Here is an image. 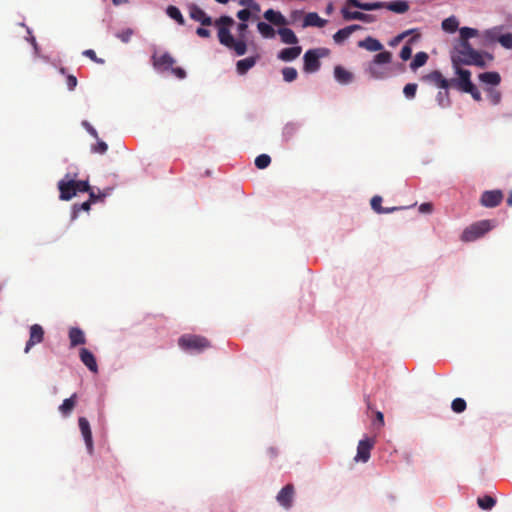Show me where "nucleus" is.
Wrapping results in <instances>:
<instances>
[{"label": "nucleus", "instance_id": "a878e982", "mask_svg": "<svg viewBox=\"0 0 512 512\" xmlns=\"http://www.w3.org/2000/svg\"><path fill=\"white\" fill-rule=\"evenodd\" d=\"M384 8L397 14H403L409 10V3L405 0H395L384 3Z\"/></svg>", "mask_w": 512, "mask_h": 512}, {"label": "nucleus", "instance_id": "69168bd1", "mask_svg": "<svg viewBox=\"0 0 512 512\" xmlns=\"http://www.w3.org/2000/svg\"><path fill=\"white\" fill-rule=\"evenodd\" d=\"M196 33L198 36L203 37V38H208V37H210V34H211L210 30L203 28V27L197 28Z\"/></svg>", "mask_w": 512, "mask_h": 512}, {"label": "nucleus", "instance_id": "3c124183", "mask_svg": "<svg viewBox=\"0 0 512 512\" xmlns=\"http://www.w3.org/2000/svg\"><path fill=\"white\" fill-rule=\"evenodd\" d=\"M239 4L246 7V9H251L256 12L260 11V5L255 0H240Z\"/></svg>", "mask_w": 512, "mask_h": 512}, {"label": "nucleus", "instance_id": "9b49d317", "mask_svg": "<svg viewBox=\"0 0 512 512\" xmlns=\"http://www.w3.org/2000/svg\"><path fill=\"white\" fill-rule=\"evenodd\" d=\"M175 59L169 53H163L157 55L156 53L152 56V64L156 70L166 71L172 68L175 64Z\"/></svg>", "mask_w": 512, "mask_h": 512}, {"label": "nucleus", "instance_id": "c9c22d12", "mask_svg": "<svg viewBox=\"0 0 512 512\" xmlns=\"http://www.w3.org/2000/svg\"><path fill=\"white\" fill-rule=\"evenodd\" d=\"M166 13L170 18L175 20L179 25L185 24L184 17L182 15L181 11L176 6H173V5L168 6Z\"/></svg>", "mask_w": 512, "mask_h": 512}, {"label": "nucleus", "instance_id": "774afa93", "mask_svg": "<svg viewBox=\"0 0 512 512\" xmlns=\"http://www.w3.org/2000/svg\"><path fill=\"white\" fill-rule=\"evenodd\" d=\"M376 419H377V421L379 422V424H380L381 426H383V425H384V415H383V413H382V412H380V411H377V412H376Z\"/></svg>", "mask_w": 512, "mask_h": 512}, {"label": "nucleus", "instance_id": "f257e3e1", "mask_svg": "<svg viewBox=\"0 0 512 512\" xmlns=\"http://www.w3.org/2000/svg\"><path fill=\"white\" fill-rule=\"evenodd\" d=\"M234 24V20L230 16H221L214 21V26L218 29V40L220 44L226 48L233 50L236 55L242 56L247 52V44L244 34L248 29V25L241 22L237 26L239 37L235 39L230 32V27Z\"/></svg>", "mask_w": 512, "mask_h": 512}, {"label": "nucleus", "instance_id": "20e7f679", "mask_svg": "<svg viewBox=\"0 0 512 512\" xmlns=\"http://www.w3.org/2000/svg\"><path fill=\"white\" fill-rule=\"evenodd\" d=\"M178 345L181 349L190 353H200L211 347L207 338L192 334L182 335L178 340Z\"/></svg>", "mask_w": 512, "mask_h": 512}, {"label": "nucleus", "instance_id": "6ab92c4d", "mask_svg": "<svg viewBox=\"0 0 512 512\" xmlns=\"http://www.w3.org/2000/svg\"><path fill=\"white\" fill-rule=\"evenodd\" d=\"M362 29V26L358 25V24H353V25H350V26H347L345 28H342L340 30H338L334 35H333V40L335 41V43L337 44H342L347 38L350 37V35L355 32V31H358V30H361Z\"/></svg>", "mask_w": 512, "mask_h": 512}, {"label": "nucleus", "instance_id": "0eeeda50", "mask_svg": "<svg viewBox=\"0 0 512 512\" xmlns=\"http://www.w3.org/2000/svg\"><path fill=\"white\" fill-rule=\"evenodd\" d=\"M375 446V439L371 437H366L359 441L357 446V453L354 457L355 462L366 463L370 459L371 450Z\"/></svg>", "mask_w": 512, "mask_h": 512}, {"label": "nucleus", "instance_id": "9d476101", "mask_svg": "<svg viewBox=\"0 0 512 512\" xmlns=\"http://www.w3.org/2000/svg\"><path fill=\"white\" fill-rule=\"evenodd\" d=\"M295 489L292 484L284 486L277 494V502L285 509H290L293 504Z\"/></svg>", "mask_w": 512, "mask_h": 512}, {"label": "nucleus", "instance_id": "b1692460", "mask_svg": "<svg viewBox=\"0 0 512 512\" xmlns=\"http://www.w3.org/2000/svg\"><path fill=\"white\" fill-rule=\"evenodd\" d=\"M77 404V394H72L69 398L65 399L63 403L59 406V412L64 417H68L71 415Z\"/></svg>", "mask_w": 512, "mask_h": 512}, {"label": "nucleus", "instance_id": "473e14b6", "mask_svg": "<svg viewBox=\"0 0 512 512\" xmlns=\"http://www.w3.org/2000/svg\"><path fill=\"white\" fill-rule=\"evenodd\" d=\"M442 29L448 33H454L459 26V22L456 17L451 16L442 21Z\"/></svg>", "mask_w": 512, "mask_h": 512}, {"label": "nucleus", "instance_id": "f704fd0d", "mask_svg": "<svg viewBox=\"0 0 512 512\" xmlns=\"http://www.w3.org/2000/svg\"><path fill=\"white\" fill-rule=\"evenodd\" d=\"M428 60V54L426 52H418L412 62L410 63V68L412 70H416L426 64Z\"/></svg>", "mask_w": 512, "mask_h": 512}, {"label": "nucleus", "instance_id": "cd10ccee", "mask_svg": "<svg viewBox=\"0 0 512 512\" xmlns=\"http://www.w3.org/2000/svg\"><path fill=\"white\" fill-rule=\"evenodd\" d=\"M326 22L327 21L325 19H322L317 13L310 12L305 15L304 21H303V26L304 27H308V26L324 27Z\"/></svg>", "mask_w": 512, "mask_h": 512}, {"label": "nucleus", "instance_id": "5701e85b", "mask_svg": "<svg viewBox=\"0 0 512 512\" xmlns=\"http://www.w3.org/2000/svg\"><path fill=\"white\" fill-rule=\"evenodd\" d=\"M70 346L76 347L86 343L84 332L78 327H72L69 330Z\"/></svg>", "mask_w": 512, "mask_h": 512}, {"label": "nucleus", "instance_id": "c85d7f7f", "mask_svg": "<svg viewBox=\"0 0 512 512\" xmlns=\"http://www.w3.org/2000/svg\"><path fill=\"white\" fill-rule=\"evenodd\" d=\"M257 62V57H247L245 59H241L236 63V70L238 74L244 75L246 74L252 67L255 66Z\"/></svg>", "mask_w": 512, "mask_h": 512}, {"label": "nucleus", "instance_id": "4d7b16f0", "mask_svg": "<svg viewBox=\"0 0 512 512\" xmlns=\"http://www.w3.org/2000/svg\"><path fill=\"white\" fill-rule=\"evenodd\" d=\"M108 149V145L104 141H98L96 145L92 146V152L104 154Z\"/></svg>", "mask_w": 512, "mask_h": 512}, {"label": "nucleus", "instance_id": "e433bc0d", "mask_svg": "<svg viewBox=\"0 0 512 512\" xmlns=\"http://www.w3.org/2000/svg\"><path fill=\"white\" fill-rule=\"evenodd\" d=\"M436 101L441 108H448L451 105V99L448 89L439 91L436 96Z\"/></svg>", "mask_w": 512, "mask_h": 512}, {"label": "nucleus", "instance_id": "8fccbe9b", "mask_svg": "<svg viewBox=\"0 0 512 512\" xmlns=\"http://www.w3.org/2000/svg\"><path fill=\"white\" fill-rule=\"evenodd\" d=\"M417 91V84L409 83L404 86L403 93L407 98H414Z\"/></svg>", "mask_w": 512, "mask_h": 512}, {"label": "nucleus", "instance_id": "de8ad7c7", "mask_svg": "<svg viewBox=\"0 0 512 512\" xmlns=\"http://www.w3.org/2000/svg\"><path fill=\"white\" fill-rule=\"evenodd\" d=\"M90 207H91V201H85L83 202L82 204L78 205V204H74L73 206V213H72V218H76L78 213L81 211V210H84V211H89L90 210Z\"/></svg>", "mask_w": 512, "mask_h": 512}, {"label": "nucleus", "instance_id": "c03bdc74", "mask_svg": "<svg viewBox=\"0 0 512 512\" xmlns=\"http://www.w3.org/2000/svg\"><path fill=\"white\" fill-rule=\"evenodd\" d=\"M466 406V401L463 398H455L451 403V408L455 413L464 412Z\"/></svg>", "mask_w": 512, "mask_h": 512}, {"label": "nucleus", "instance_id": "bb28decb", "mask_svg": "<svg viewBox=\"0 0 512 512\" xmlns=\"http://www.w3.org/2000/svg\"><path fill=\"white\" fill-rule=\"evenodd\" d=\"M302 48L300 46H294L290 48H284L282 49L279 54L278 58L282 61H292L296 59L301 54Z\"/></svg>", "mask_w": 512, "mask_h": 512}, {"label": "nucleus", "instance_id": "49530a36", "mask_svg": "<svg viewBox=\"0 0 512 512\" xmlns=\"http://www.w3.org/2000/svg\"><path fill=\"white\" fill-rule=\"evenodd\" d=\"M381 203H382V197L379 195H375L374 197H372L371 202H370L372 209L378 214H382V211H383V207H382Z\"/></svg>", "mask_w": 512, "mask_h": 512}, {"label": "nucleus", "instance_id": "6e6552de", "mask_svg": "<svg viewBox=\"0 0 512 512\" xmlns=\"http://www.w3.org/2000/svg\"><path fill=\"white\" fill-rule=\"evenodd\" d=\"M503 198L501 190H488L482 193L480 204L487 208H494L503 201Z\"/></svg>", "mask_w": 512, "mask_h": 512}, {"label": "nucleus", "instance_id": "338daca9", "mask_svg": "<svg viewBox=\"0 0 512 512\" xmlns=\"http://www.w3.org/2000/svg\"><path fill=\"white\" fill-rule=\"evenodd\" d=\"M85 127L87 128V131L95 138H98L97 131L89 125L87 122H84Z\"/></svg>", "mask_w": 512, "mask_h": 512}, {"label": "nucleus", "instance_id": "a18cd8bd", "mask_svg": "<svg viewBox=\"0 0 512 512\" xmlns=\"http://www.w3.org/2000/svg\"><path fill=\"white\" fill-rule=\"evenodd\" d=\"M415 40V38H412L408 41V43L406 45H404L400 51V58L403 60V61H407L411 58L412 56V48L410 46V44Z\"/></svg>", "mask_w": 512, "mask_h": 512}, {"label": "nucleus", "instance_id": "7ed1b4c3", "mask_svg": "<svg viewBox=\"0 0 512 512\" xmlns=\"http://www.w3.org/2000/svg\"><path fill=\"white\" fill-rule=\"evenodd\" d=\"M392 61L390 51H382L376 54L367 64L365 72L371 79L384 80L394 75L393 68L389 65Z\"/></svg>", "mask_w": 512, "mask_h": 512}, {"label": "nucleus", "instance_id": "e2e57ef3", "mask_svg": "<svg viewBox=\"0 0 512 512\" xmlns=\"http://www.w3.org/2000/svg\"><path fill=\"white\" fill-rule=\"evenodd\" d=\"M172 73L179 79H184L186 77V72L183 68L177 67V68H170Z\"/></svg>", "mask_w": 512, "mask_h": 512}, {"label": "nucleus", "instance_id": "6e6d98bb", "mask_svg": "<svg viewBox=\"0 0 512 512\" xmlns=\"http://www.w3.org/2000/svg\"><path fill=\"white\" fill-rule=\"evenodd\" d=\"M82 54L84 56L88 57L89 59H91L93 62H96L98 64H103L104 63V60L101 59V58H98L96 53H95V51L92 50V49L84 50Z\"/></svg>", "mask_w": 512, "mask_h": 512}, {"label": "nucleus", "instance_id": "37998d69", "mask_svg": "<svg viewBox=\"0 0 512 512\" xmlns=\"http://www.w3.org/2000/svg\"><path fill=\"white\" fill-rule=\"evenodd\" d=\"M282 75H283V79L286 82H292L297 78L298 73H297V70L293 67H285L282 70Z\"/></svg>", "mask_w": 512, "mask_h": 512}, {"label": "nucleus", "instance_id": "bf43d9fd", "mask_svg": "<svg viewBox=\"0 0 512 512\" xmlns=\"http://www.w3.org/2000/svg\"><path fill=\"white\" fill-rule=\"evenodd\" d=\"M88 193H89V201H91V203H94V202H96L98 200H103L106 197L105 193L96 194L91 189H90V191H88Z\"/></svg>", "mask_w": 512, "mask_h": 512}, {"label": "nucleus", "instance_id": "5fc2aeb1", "mask_svg": "<svg viewBox=\"0 0 512 512\" xmlns=\"http://www.w3.org/2000/svg\"><path fill=\"white\" fill-rule=\"evenodd\" d=\"M415 29H410L407 31L402 32L401 34L397 35L394 39L390 41L391 46H396L398 43H400L405 37L413 33Z\"/></svg>", "mask_w": 512, "mask_h": 512}, {"label": "nucleus", "instance_id": "a211bd4d", "mask_svg": "<svg viewBox=\"0 0 512 512\" xmlns=\"http://www.w3.org/2000/svg\"><path fill=\"white\" fill-rule=\"evenodd\" d=\"M425 80L433 83L437 87L441 89H449L450 88V79H446L443 77L442 73L438 70L432 71L424 77Z\"/></svg>", "mask_w": 512, "mask_h": 512}, {"label": "nucleus", "instance_id": "72a5a7b5", "mask_svg": "<svg viewBox=\"0 0 512 512\" xmlns=\"http://www.w3.org/2000/svg\"><path fill=\"white\" fill-rule=\"evenodd\" d=\"M477 504L482 510H491L496 504V499L490 495H484L477 499Z\"/></svg>", "mask_w": 512, "mask_h": 512}, {"label": "nucleus", "instance_id": "864d4df0", "mask_svg": "<svg viewBox=\"0 0 512 512\" xmlns=\"http://www.w3.org/2000/svg\"><path fill=\"white\" fill-rule=\"evenodd\" d=\"M74 184H75V188H76V192H88L90 191V185L88 183V181H77V180H74Z\"/></svg>", "mask_w": 512, "mask_h": 512}, {"label": "nucleus", "instance_id": "ea45409f", "mask_svg": "<svg viewBox=\"0 0 512 512\" xmlns=\"http://www.w3.org/2000/svg\"><path fill=\"white\" fill-rule=\"evenodd\" d=\"M486 92L487 98L492 105H497L500 103L502 95L498 89L491 87L487 88Z\"/></svg>", "mask_w": 512, "mask_h": 512}, {"label": "nucleus", "instance_id": "79ce46f5", "mask_svg": "<svg viewBox=\"0 0 512 512\" xmlns=\"http://www.w3.org/2000/svg\"><path fill=\"white\" fill-rule=\"evenodd\" d=\"M271 163V158L267 154H261L256 157L255 159V166L258 169H265L267 168Z\"/></svg>", "mask_w": 512, "mask_h": 512}, {"label": "nucleus", "instance_id": "7c9ffc66", "mask_svg": "<svg viewBox=\"0 0 512 512\" xmlns=\"http://www.w3.org/2000/svg\"><path fill=\"white\" fill-rule=\"evenodd\" d=\"M278 34L281 37V41L285 44H297L298 38L290 28H280Z\"/></svg>", "mask_w": 512, "mask_h": 512}, {"label": "nucleus", "instance_id": "39448f33", "mask_svg": "<svg viewBox=\"0 0 512 512\" xmlns=\"http://www.w3.org/2000/svg\"><path fill=\"white\" fill-rule=\"evenodd\" d=\"M493 227L490 220H481L468 226L461 235V240L464 242H472L482 237Z\"/></svg>", "mask_w": 512, "mask_h": 512}, {"label": "nucleus", "instance_id": "412c9836", "mask_svg": "<svg viewBox=\"0 0 512 512\" xmlns=\"http://www.w3.org/2000/svg\"><path fill=\"white\" fill-rule=\"evenodd\" d=\"M334 77L340 84H349L353 81L354 75L344 67L337 65L334 68Z\"/></svg>", "mask_w": 512, "mask_h": 512}, {"label": "nucleus", "instance_id": "ddd939ff", "mask_svg": "<svg viewBox=\"0 0 512 512\" xmlns=\"http://www.w3.org/2000/svg\"><path fill=\"white\" fill-rule=\"evenodd\" d=\"M58 189L60 192L59 198L64 201L72 199L77 194L73 179L60 180L58 182Z\"/></svg>", "mask_w": 512, "mask_h": 512}, {"label": "nucleus", "instance_id": "393cba45", "mask_svg": "<svg viewBox=\"0 0 512 512\" xmlns=\"http://www.w3.org/2000/svg\"><path fill=\"white\" fill-rule=\"evenodd\" d=\"M263 16L267 21L274 25L282 26L287 24L286 18L279 11L268 9L264 12Z\"/></svg>", "mask_w": 512, "mask_h": 512}, {"label": "nucleus", "instance_id": "2f4dec72", "mask_svg": "<svg viewBox=\"0 0 512 512\" xmlns=\"http://www.w3.org/2000/svg\"><path fill=\"white\" fill-rule=\"evenodd\" d=\"M460 39L458 43H469V39L478 35V30L470 27H462L459 30Z\"/></svg>", "mask_w": 512, "mask_h": 512}, {"label": "nucleus", "instance_id": "dca6fc26", "mask_svg": "<svg viewBox=\"0 0 512 512\" xmlns=\"http://www.w3.org/2000/svg\"><path fill=\"white\" fill-rule=\"evenodd\" d=\"M189 16L197 21L200 22L203 26H210L214 24L212 21V18L208 16L203 9H201L196 4H192L189 8Z\"/></svg>", "mask_w": 512, "mask_h": 512}, {"label": "nucleus", "instance_id": "603ef678", "mask_svg": "<svg viewBox=\"0 0 512 512\" xmlns=\"http://www.w3.org/2000/svg\"><path fill=\"white\" fill-rule=\"evenodd\" d=\"M133 35V30L127 28L117 33V37L123 42L128 43Z\"/></svg>", "mask_w": 512, "mask_h": 512}, {"label": "nucleus", "instance_id": "1a4fd4ad", "mask_svg": "<svg viewBox=\"0 0 512 512\" xmlns=\"http://www.w3.org/2000/svg\"><path fill=\"white\" fill-rule=\"evenodd\" d=\"M320 56L322 55L319 54V50H308L303 57L304 70L309 73L316 72L320 68Z\"/></svg>", "mask_w": 512, "mask_h": 512}, {"label": "nucleus", "instance_id": "a19ab883", "mask_svg": "<svg viewBox=\"0 0 512 512\" xmlns=\"http://www.w3.org/2000/svg\"><path fill=\"white\" fill-rule=\"evenodd\" d=\"M501 27H494L492 29H488L485 31V38L489 41H497L499 42V37L502 36L501 34Z\"/></svg>", "mask_w": 512, "mask_h": 512}, {"label": "nucleus", "instance_id": "4468645a", "mask_svg": "<svg viewBox=\"0 0 512 512\" xmlns=\"http://www.w3.org/2000/svg\"><path fill=\"white\" fill-rule=\"evenodd\" d=\"M78 424L83 439L85 441L87 450L91 454L93 452V438L89 421L85 417H80L78 419Z\"/></svg>", "mask_w": 512, "mask_h": 512}, {"label": "nucleus", "instance_id": "052dcab7", "mask_svg": "<svg viewBox=\"0 0 512 512\" xmlns=\"http://www.w3.org/2000/svg\"><path fill=\"white\" fill-rule=\"evenodd\" d=\"M250 16L251 12L249 9H242L237 13V17L244 23L250 18Z\"/></svg>", "mask_w": 512, "mask_h": 512}, {"label": "nucleus", "instance_id": "f03ea898", "mask_svg": "<svg viewBox=\"0 0 512 512\" xmlns=\"http://www.w3.org/2000/svg\"><path fill=\"white\" fill-rule=\"evenodd\" d=\"M493 56L487 52L475 50L470 43H457L451 51L452 66L472 65L485 68Z\"/></svg>", "mask_w": 512, "mask_h": 512}, {"label": "nucleus", "instance_id": "423d86ee", "mask_svg": "<svg viewBox=\"0 0 512 512\" xmlns=\"http://www.w3.org/2000/svg\"><path fill=\"white\" fill-rule=\"evenodd\" d=\"M453 68L458 77L450 79V87L462 92L470 91L474 85L471 81V72L461 66H453Z\"/></svg>", "mask_w": 512, "mask_h": 512}, {"label": "nucleus", "instance_id": "aec40b11", "mask_svg": "<svg viewBox=\"0 0 512 512\" xmlns=\"http://www.w3.org/2000/svg\"><path fill=\"white\" fill-rule=\"evenodd\" d=\"M358 46L360 48L366 49L370 52L379 51V53H380V52L384 51L382 43L378 39L373 38L371 36H368L365 39L359 41Z\"/></svg>", "mask_w": 512, "mask_h": 512}, {"label": "nucleus", "instance_id": "58836bf2", "mask_svg": "<svg viewBox=\"0 0 512 512\" xmlns=\"http://www.w3.org/2000/svg\"><path fill=\"white\" fill-rule=\"evenodd\" d=\"M297 126L293 123H288L283 127L282 136L285 141L291 140L297 133Z\"/></svg>", "mask_w": 512, "mask_h": 512}, {"label": "nucleus", "instance_id": "680f3d73", "mask_svg": "<svg viewBox=\"0 0 512 512\" xmlns=\"http://www.w3.org/2000/svg\"><path fill=\"white\" fill-rule=\"evenodd\" d=\"M465 93H469L475 101H480L482 99L481 93L479 92L475 85L472 86V89L470 91H466Z\"/></svg>", "mask_w": 512, "mask_h": 512}, {"label": "nucleus", "instance_id": "4be33fe9", "mask_svg": "<svg viewBox=\"0 0 512 512\" xmlns=\"http://www.w3.org/2000/svg\"><path fill=\"white\" fill-rule=\"evenodd\" d=\"M347 5L359 8L365 11H373L384 8V2H370L364 3L359 0H346Z\"/></svg>", "mask_w": 512, "mask_h": 512}, {"label": "nucleus", "instance_id": "2eb2a0df", "mask_svg": "<svg viewBox=\"0 0 512 512\" xmlns=\"http://www.w3.org/2000/svg\"><path fill=\"white\" fill-rule=\"evenodd\" d=\"M341 13H342V17L346 21L360 20L365 23H372V22L376 21V16H374L372 14H365V13H362L359 11H350L347 7L342 8Z\"/></svg>", "mask_w": 512, "mask_h": 512}, {"label": "nucleus", "instance_id": "c756f323", "mask_svg": "<svg viewBox=\"0 0 512 512\" xmlns=\"http://www.w3.org/2000/svg\"><path fill=\"white\" fill-rule=\"evenodd\" d=\"M478 78L482 83L492 86H497L501 81V77L498 72H484L479 74Z\"/></svg>", "mask_w": 512, "mask_h": 512}, {"label": "nucleus", "instance_id": "f8f14e48", "mask_svg": "<svg viewBox=\"0 0 512 512\" xmlns=\"http://www.w3.org/2000/svg\"><path fill=\"white\" fill-rule=\"evenodd\" d=\"M43 339H44V329L39 324H33L30 327L29 340L26 343L24 352L28 353L34 345L41 343L43 341Z\"/></svg>", "mask_w": 512, "mask_h": 512}, {"label": "nucleus", "instance_id": "13d9d810", "mask_svg": "<svg viewBox=\"0 0 512 512\" xmlns=\"http://www.w3.org/2000/svg\"><path fill=\"white\" fill-rule=\"evenodd\" d=\"M77 78L74 76V75H68L67 78H66V84H67V88L72 91L76 88L77 86Z\"/></svg>", "mask_w": 512, "mask_h": 512}, {"label": "nucleus", "instance_id": "09e8293b", "mask_svg": "<svg viewBox=\"0 0 512 512\" xmlns=\"http://www.w3.org/2000/svg\"><path fill=\"white\" fill-rule=\"evenodd\" d=\"M499 43L506 49H512V33L502 34Z\"/></svg>", "mask_w": 512, "mask_h": 512}, {"label": "nucleus", "instance_id": "0e129e2a", "mask_svg": "<svg viewBox=\"0 0 512 512\" xmlns=\"http://www.w3.org/2000/svg\"><path fill=\"white\" fill-rule=\"evenodd\" d=\"M433 210V205L429 202H426V203H422L420 206H419V211L421 213H430L432 212Z\"/></svg>", "mask_w": 512, "mask_h": 512}, {"label": "nucleus", "instance_id": "4c0bfd02", "mask_svg": "<svg viewBox=\"0 0 512 512\" xmlns=\"http://www.w3.org/2000/svg\"><path fill=\"white\" fill-rule=\"evenodd\" d=\"M257 29L264 38H273L275 36V30L266 22H259L257 24Z\"/></svg>", "mask_w": 512, "mask_h": 512}, {"label": "nucleus", "instance_id": "f3484780", "mask_svg": "<svg viewBox=\"0 0 512 512\" xmlns=\"http://www.w3.org/2000/svg\"><path fill=\"white\" fill-rule=\"evenodd\" d=\"M79 357H80V360L82 361V363L93 373H97L98 372V365H97V362H96V358L95 356L93 355V353L86 349V348H81L80 349V352H79Z\"/></svg>", "mask_w": 512, "mask_h": 512}]
</instances>
